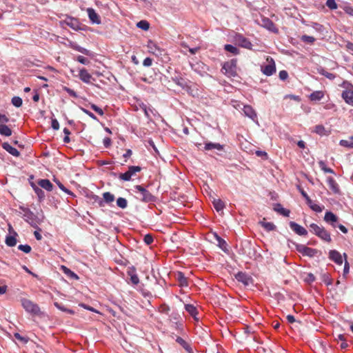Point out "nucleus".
Listing matches in <instances>:
<instances>
[{
	"mask_svg": "<svg viewBox=\"0 0 353 353\" xmlns=\"http://www.w3.org/2000/svg\"><path fill=\"white\" fill-rule=\"evenodd\" d=\"M310 230L311 232L316 235L323 241L327 243H330L332 241L330 232L327 231L324 227L319 226L316 223H312L310 225Z\"/></svg>",
	"mask_w": 353,
	"mask_h": 353,
	"instance_id": "f257e3e1",
	"label": "nucleus"
},
{
	"mask_svg": "<svg viewBox=\"0 0 353 353\" xmlns=\"http://www.w3.org/2000/svg\"><path fill=\"white\" fill-rule=\"evenodd\" d=\"M237 61L236 59H231L223 63L221 71L226 76L236 77L237 75Z\"/></svg>",
	"mask_w": 353,
	"mask_h": 353,
	"instance_id": "f03ea898",
	"label": "nucleus"
},
{
	"mask_svg": "<svg viewBox=\"0 0 353 353\" xmlns=\"http://www.w3.org/2000/svg\"><path fill=\"white\" fill-rule=\"evenodd\" d=\"M134 188L137 190V193L139 194V196L137 198L141 201L144 203H151L155 201V196L143 186L137 185L134 187Z\"/></svg>",
	"mask_w": 353,
	"mask_h": 353,
	"instance_id": "7ed1b4c3",
	"label": "nucleus"
},
{
	"mask_svg": "<svg viewBox=\"0 0 353 353\" xmlns=\"http://www.w3.org/2000/svg\"><path fill=\"white\" fill-rule=\"evenodd\" d=\"M20 301L22 307L27 312L33 315L39 314L40 307L37 303L26 298L21 299Z\"/></svg>",
	"mask_w": 353,
	"mask_h": 353,
	"instance_id": "20e7f679",
	"label": "nucleus"
},
{
	"mask_svg": "<svg viewBox=\"0 0 353 353\" xmlns=\"http://www.w3.org/2000/svg\"><path fill=\"white\" fill-rule=\"evenodd\" d=\"M267 64L261 65V72L266 76H271L276 72V65L274 59L271 57H267Z\"/></svg>",
	"mask_w": 353,
	"mask_h": 353,
	"instance_id": "39448f33",
	"label": "nucleus"
},
{
	"mask_svg": "<svg viewBox=\"0 0 353 353\" xmlns=\"http://www.w3.org/2000/svg\"><path fill=\"white\" fill-rule=\"evenodd\" d=\"M23 219L26 222H28L34 228H37L38 225L40 224L41 221L33 212L29 210L25 211Z\"/></svg>",
	"mask_w": 353,
	"mask_h": 353,
	"instance_id": "423d86ee",
	"label": "nucleus"
},
{
	"mask_svg": "<svg viewBox=\"0 0 353 353\" xmlns=\"http://www.w3.org/2000/svg\"><path fill=\"white\" fill-rule=\"evenodd\" d=\"M296 249L303 256L310 257L314 256L319 252L316 249L311 248L302 244L296 245Z\"/></svg>",
	"mask_w": 353,
	"mask_h": 353,
	"instance_id": "0eeeda50",
	"label": "nucleus"
},
{
	"mask_svg": "<svg viewBox=\"0 0 353 353\" xmlns=\"http://www.w3.org/2000/svg\"><path fill=\"white\" fill-rule=\"evenodd\" d=\"M234 41L239 46H240L242 48H245L250 50L252 49V44L251 43V42L249 41V39H248L241 34H236V35L234 36Z\"/></svg>",
	"mask_w": 353,
	"mask_h": 353,
	"instance_id": "6e6552de",
	"label": "nucleus"
},
{
	"mask_svg": "<svg viewBox=\"0 0 353 353\" xmlns=\"http://www.w3.org/2000/svg\"><path fill=\"white\" fill-rule=\"evenodd\" d=\"M260 24L262 27L274 33H279V29L276 28L273 21L268 17L262 18Z\"/></svg>",
	"mask_w": 353,
	"mask_h": 353,
	"instance_id": "1a4fd4ad",
	"label": "nucleus"
},
{
	"mask_svg": "<svg viewBox=\"0 0 353 353\" xmlns=\"http://www.w3.org/2000/svg\"><path fill=\"white\" fill-rule=\"evenodd\" d=\"M148 52L156 55H162L163 50L154 41H149L147 45Z\"/></svg>",
	"mask_w": 353,
	"mask_h": 353,
	"instance_id": "9d476101",
	"label": "nucleus"
},
{
	"mask_svg": "<svg viewBox=\"0 0 353 353\" xmlns=\"http://www.w3.org/2000/svg\"><path fill=\"white\" fill-rule=\"evenodd\" d=\"M343 254L341 255L337 250H330L329 252V259L339 265L343 263Z\"/></svg>",
	"mask_w": 353,
	"mask_h": 353,
	"instance_id": "9b49d317",
	"label": "nucleus"
},
{
	"mask_svg": "<svg viewBox=\"0 0 353 353\" xmlns=\"http://www.w3.org/2000/svg\"><path fill=\"white\" fill-rule=\"evenodd\" d=\"M236 279L243 283L245 285H248L252 282V279L246 273L239 272L235 275Z\"/></svg>",
	"mask_w": 353,
	"mask_h": 353,
	"instance_id": "f8f14e48",
	"label": "nucleus"
},
{
	"mask_svg": "<svg viewBox=\"0 0 353 353\" xmlns=\"http://www.w3.org/2000/svg\"><path fill=\"white\" fill-rule=\"evenodd\" d=\"M290 227L296 234L300 236H306L307 234V231L305 228L294 221L290 222Z\"/></svg>",
	"mask_w": 353,
	"mask_h": 353,
	"instance_id": "ddd939ff",
	"label": "nucleus"
},
{
	"mask_svg": "<svg viewBox=\"0 0 353 353\" xmlns=\"http://www.w3.org/2000/svg\"><path fill=\"white\" fill-rule=\"evenodd\" d=\"M243 112L246 117L250 118L252 121L257 122V114L251 105H244Z\"/></svg>",
	"mask_w": 353,
	"mask_h": 353,
	"instance_id": "4468645a",
	"label": "nucleus"
},
{
	"mask_svg": "<svg viewBox=\"0 0 353 353\" xmlns=\"http://www.w3.org/2000/svg\"><path fill=\"white\" fill-rule=\"evenodd\" d=\"M79 79L85 83H90L91 79H93L92 75L85 68H81L79 74Z\"/></svg>",
	"mask_w": 353,
	"mask_h": 353,
	"instance_id": "2eb2a0df",
	"label": "nucleus"
},
{
	"mask_svg": "<svg viewBox=\"0 0 353 353\" xmlns=\"http://www.w3.org/2000/svg\"><path fill=\"white\" fill-rule=\"evenodd\" d=\"M61 23L67 25L74 30H78L80 29V24L79 21L77 19L72 17H68L65 20L62 21Z\"/></svg>",
	"mask_w": 353,
	"mask_h": 353,
	"instance_id": "dca6fc26",
	"label": "nucleus"
},
{
	"mask_svg": "<svg viewBox=\"0 0 353 353\" xmlns=\"http://www.w3.org/2000/svg\"><path fill=\"white\" fill-rule=\"evenodd\" d=\"M87 12L89 17L90 20L93 23L96 24H100L101 23V19L99 14L95 12V10L93 8H89L87 9Z\"/></svg>",
	"mask_w": 353,
	"mask_h": 353,
	"instance_id": "f3484780",
	"label": "nucleus"
},
{
	"mask_svg": "<svg viewBox=\"0 0 353 353\" xmlns=\"http://www.w3.org/2000/svg\"><path fill=\"white\" fill-rule=\"evenodd\" d=\"M342 98L344 99L345 103L350 105H353V90H345L343 91L341 94Z\"/></svg>",
	"mask_w": 353,
	"mask_h": 353,
	"instance_id": "a211bd4d",
	"label": "nucleus"
},
{
	"mask_svg": "<svg viewBox=\"0 0 353 353\" xmlns=\"http://www.w3.org/2000/svg\"><path fill=\"white\" fill-rule=\"evenodd\" d=\"M327 183L329 186V188L332 191L334 194H338L340 192V189L338 183L332 177H327Z\"/></svg>",
	"mask_w": 353,
	"mask_h": 353,
	"instance_id": "6ab92c4d",
	"label": "nucleus"
},
{
	"mask_svg": "<svg viewBox=\"0 0 353 353\" xmlns=\"http://www.w3.org/2000/svg\"><path fill=\"white\" fill-rule=\"evenodd\" d=\"M2 148L14 157H19L20 155L19 152L7 142L2 144Z\"/></svg>",
	"mask_w": 353,
	"mask_h": 353,
	"instance_id": "aec40b11",
	"label": "nucleus"
},
{
	"mask_svg": "<svg viewBox=\"0 0 353 353\" xmlns=\"http://www.w3.org/2000/svg\"><path fill=\"white\" fill-rule=\"evenodd\" d=\"M324 221L328 224H330L332 223L333 222H338L339 217L333 212L327 211L325 214Z\"/></svg>",
	"mask_w": 353,
	"mask_h": 353,
	"instance_id": "412c9836",
	"label": "nucleus"
},
{
	"mask_svg": "<svg viewBox=\"0 0 353 353\" xmlns=\"http://www.w3.org/2000/svg\"><path fill=\"white\" fill-rule=\"evenodd\" d=\"M176 278L179 281L180 286L187 287L188 285V279L183 272H178L176 274Z\"/></svg>",
	"mask_w": 353,
	"mask_h": 353,
	"instance_id": "4be33fe9",
	"label": "nucleus"
},
{
	"mask_svg": "<svg viewBox=\"0 0 353 353\" xmlns=\"http://www.w3.org/2000/svg\"><path fill=\"white\" fill-rule=\"evenodd\" d=\"M38 184L48 191L52 190L53 185L48 179H41L38 181Z\"/></svg>",
	"mask_w": 353,
	"mask_h": 353,
	"instance_id": "5701e85b",
	"label": "nucleus"
},
{
	"mask_svg": "<svg viewBox=\"0 0 353 353\" xmlns=\"http://www.w3.org/2000/svg\"><path fill=\"white\" fill-rule=\"evenodd\" d=\"M185 310L192 316L195 320H198L196 315L198 314V310L196 307L192 304H186L185 305Z\"/></svg>",
	"mask_w": 353,
	"mask_h": 353,
	"instance_id": "b1692460",
	"label": "nucleus"
},
{
	"mask_svg": "<svg viewBox=\"0 0 353 353\" xmlns=\"http://www.w3.org/2000/svg\"><path fill=\"white\" fill-rule=\"evenodd\" d=\"M176 341L180 344L188 353H193L192 349L190 347V344L187 343L184 339L181 337L178 336L176 339Z\"/></svg>",
	"mask_w": 353,
	"mask_h": 353,
	"instance_id": "393cba45",
	"label": "nucleus"
},
{
	"mask_svg": "<svg viewBox=\"0 0 353 353\" xmlns=\"http://www.w3.org/2000/svg\"><path fill=\"white\" fill-rule=\"evenodd\" d=\"M204 148L206 150L216 149L219 151H223L224 149V147L223 145H221L220 143H207L205 144Z\"/></svg>",
	"mask_w": 353,
	"mask_h": 353,
	"instance_id": "a878e982",
	"label": "nucleus"
},
{
	"mask_svg": "<svg viewBox=\"0 0 353 353\" xmlns=\"http://www.w3.org/2000/svg\"><path fill=\"white\" fill-rule=\"evenodd\" d=\"M0 134L5 137L12 135V130L6 125H0Z\"/></svg>",
	"mask_w": 353,
	"mask_h": 353,
	"instance_id": "bb28decb",
	"label": "nucleus"
},
{
	"mask_svg": "<svg viewBox=\"0 0 353 353\" xmlns=\"http://www.w3.org/2000/svg\"><path fill=\"white\" fill-rule=\"evenodd\" d=\"M324 97V93L322 91H314L310 95L311 101H319Z\"/></svg>",
	"mask_w": 353,
	"mask_h": 353,
	"instance_id": "cd10ccee",
	"label": "nucleus"
},
{
	"mask_svg": "<svg viewBox=\"0 0 353 353\" xmlns=\"http://www.w3.org/2000/svg\"><path fill=\"white\" fill-rule=\"evenodd\" d=\"M274 210L283 215L284 216H289L290 213L289 210L283 208L281 204H277L274 208Z\"/></svg>",
	"mask_w": 353,
	"mask_h": 353,
	"instance_id": "c85d7f7f",
	"label": "nucleus"
},
{
	"mask_svg": "<svg viewBox=\"0 0 353 353\" xmlns=\"http://www.w3.org/2000/svg\"><path fill=\"white\" fill-rule=\"evenodd\" d=\"M339 145L348 148H353V136L350 137L348 140H341Z\"/></svg>",
	"mask_w": 353,
	"mask_h": 353,
	"instance_id": "c756f323",
	"label": "nucleus"
},
{
	"mask_svg": "<svg viewBox=\"0 0 353 353\" xmlns=\"http://www.w3.org/2000/svg\"><path fill=\"white\" fill-rule=\"evenodd\" d=\"M314 132L321 136L328 134L327 131L325 130V127L323 125H316L314 127Z\"/></svg>",
	"mask_w": 353,
	"mask_h": 353,
	"instance_id": "7c9ffc66",
	"label": "nucleus"
},
{
	"mask_svg": "<svg viewBox=\"0 0 353 353\" xmlns=\"http://www.w3.org/2000/svg\"><path fill=\"white\" fill-rule=\"evenodd\" d=\"M259 223L268 232L274 230L276 228L274 224L271 222L261 221Z\"/></svg>",
	"mask_w": 353,
	"mask_h": 353,
	"instance_id": "2f4dec72",
	"label": "nucleus"
},
{
	"mask_svg": "<svg viewBox=\"0 0 353 353\" xmlns=\"http://www.w3.org/2000/svg\"><path fill=\"white\" fill-rule=\"evenodd\" d=\"M224 49L227 52H229L234 55H237L240 52L239 50L236 47L233 46L232 45H230V44L225 45Z\"/></svg>",
	"mask_w": 353,
	"mask_h": 353,
	"instance_id": "473e14b6",
	"label": "nucleus"
},
{
	"mask_svg": "<svg viewBox=\"0 0 353 353\" xmlns=\"http://www.w3.org/2000/svg\"><path fill=\"white\" fill-rule=\"evenodd\" d=\"M213 205L217 212L221 211L225 207L223 201L221 199H214Z\"/></svg>",
	"mask_w": 353,
	"mask_h": 353,
	"instance_id": "72a5a7b5",
	"label": "nucleus"
},
{
	"mask_svg": "<svg viewBox=\"0 0 353 353\" xmlns=\"http://www.w3.org/2000/svg\"><path fill=\"white\" fill-rule=\"evenodd\" d=\"M61 269H62L63 272L66 275H68L69 277H70L72 279H79L78 276L74 272H72L69 268H68L67 267L62 265Z\"/></svg>",
	"mask_w": 353,
	"mask_h": 353,
	"instance_id": "f704fd0d",
	"label": "nucleus"
},
{
	"mask_svg": "<svg viewBox=\"0 0 353 353\" xmlns=\"http://www.w3.org/2000/svg\"><path fill=\"white\" fill-rule=\"evenodd\" d=\"M71 48L81 53H83L85 55H90V51L84 48H82L77 44H72Z\"/></svg>",
	"mask_w": 353,
	"mask_h": 353,
	"instance_id": "c9c22d12",
	"label": "nucleus"
},
{
	"mask_svg": "<svg viewBox=\"0 0 353 353\" xmlns=\"http://www.w3.org/2000/svg\"><path fill=\"white\" fill-rule=\"evenodd\" d=\"M103 198L105 203H110L114 201V196L109 192H104L103 194Z\"/></svg>",
	"mask_w": 353,
	"mask_h": 353,
	"instance_id": "e433bc0d",
	"label": "nucleus"
},
{
	"mask_svg": "<svg viewBox=\"0 0 353 353\" xmlns=\"http://www.w3.org/2000/svg\"><path fill=\"white\" fill-rule=\"evenodd\" d=\"M6 243L8 246L13 247L17 244V239L13 236H8L6 239Z\"/></svg>",
	"mask_w": 353,
	"mask_h": 353,
	"instance_id": "4c0bfd02",
	"label": "nucleus"
},
{
	"mask_svg": "<svg viewBox=\"0 0 353 353\" xmlns=\"http://www.w3.org/2000/svg\"><path fill=\"white\" fill-rule=\"evenodd\" d=\"M117 205L122 208V209H124L127 207L128 205V201L125 199L123 198V197H119L117 199Z\"/></svg>",
	"mask_w": 353,
	"mask_h": 353,
	"instance_id": "58836bf2",
	"label": "nucleus"
},
{
	"mask_svg": "<svg viewBox=\"0 0 353 353\" xmlns=\"http://www.w3.org/2000/svg\"><path fill=\"white\" fill-rule=\"evenodd\" d=\"M11 102L12 105L17 108H19L22 105L23 101L19 97H12Z\"/></svg>",
	"mask_w": 353,
	"mask_h": 353,
	"instance_id": "ea45409f",
	"label": "nucleus"
},
{
	"mask_svg": "<svg viewBox=\"0 0 353 353\" xmlns=\"http://www.w3.org/2000/svg\"><path fill=\"white\" fill-rule=\"evenodd\" d=\"M137 27L143 30H148L150 28V24L147 21L142 20L137 23Z\"/></svg>",
	"mask_w": 353,
	"mask_h": 353,
	"instance_id": "a19ab883",
	"label": "nucleus"
},
{
	"mask_svg": "<svg viewBox=\"0 0 353 353\" xmlns=\"http://www.w3.org/2000/svg\"><path fill=\"white\" fill-rule=\"evenodd\" d=\"M32 186L35 193L39 197V199H43L45 197L44 192L41 188L34 185V184H32Z\"/></svg>",
	"mask_w": 353,
	"mask_h": 353,
	"instance_id": "79ce46f5",
	"label": "nucleus"
},
{
	"mask_svg": "<svg viewBox=\"0 0 353 353\" xmlns=\"http://www.w3.org/2000/svg\"><path fill=\"white\" fill-rule=\"evenodd\" d=\"M172 80L176 84L182 88H184L186 85L184 79L181 77H176L174 78H172Z\"/></svg>",
	"mask_w": 353,
	"mask_h": 353,
	"instance_id": "37998d69",
	"label": "nucleus"
},
{
	"mask_svg": "<svg viewBox=\"0 0 353 353\" xmlns=\"http://www.w3.org/2000/svg\"><path fill=\"white\" fill-rule=\"evenodd\" d=\"M301 40L305 43H313L315 41V38L312 36L303 35Z\"/></svg>",
	"mask_w": 353,
	"mask_h": 353,
	"instance_id": "c03bdc74",
	"label": "nucleus"
},
{
	"mask_svg": "<svg viewBox=\"0 0 353 353\" xmlns=\"http://www.w3.org/2000/svg\"><path fill=\"white\" fill-rule=\"evenodd\" d=\"M141 170V168L140 166H130L128 168V173L132 176L136 172H140Z\"/></svg>",
	"mask_w": 353,
	"mask_h": 353,
	"instance_id": "a18cd8bd",
	"label": "nucleus"
},
{
	"mask_svg": "<svg viewBox=\"0 0 353 353\" xmlns=\"http://www.w3.org/2000/svg\"><path fill=\"white\" fill-rule=\"evenodd\" d=\"M319 164L321 170H323L325 172L334 173V170L330 168H327L323 161H319Z\"/></svg>",
	"mask_w": 353,
	"mask_h": 353,
	"instance_id": "49530a36",
	"label": "nucleus"
},
{
	"mask_svg": "<svg viewBox=\"0 0 353 353\" xmlns=\"http://www.w3.org/2000/svg\"><path fill=\"white\" fill-rule=\"evenodd\" d=\"M326 6L330 9V10H336L338 8V5L336 3L335 0H327L326 1Z\"/></svg>",
	"mask_w": 353,
	"mask_h": 353,
	"instance_id": "de8ad7c7",
	"label": "nucleus"
},
{
	"mask_svg": "<svg viewBox=\"0 0 353 353\" xmlns=\"http://www.w3.org/2000/svg\"><path fill=\"white\" fill-rule=\"evenodd\" d=\"M54 181L56 182V183L58 185L59 188L61 190H63V192H65V193H67L68 194L73 195V193L70 190L67 189L59 181L54 180Z\"/></svg>",
	"mask_w": 353,
	"mask_h": 353,
	"instance_id": "09e8293b",
	"label": "nucleus"
},
{
	"mask_svg": "<svg viewBox=\"0 0 353 353\" xmlns=\"http://www.w3.org/2000/svg\"><path fill=\"white\" fill-rule=\"evenodd\" d=\"M343 257L345 258V264H344V268H343V274L345 275L349 273L350 271V265L349 263L347 261V254L345 253H343Z\"/></svg>",
	"mask_w": 353,
	"mask_h": 353,
	"instance_id": "8fccbe9b",
	"label": "nucleus"
},
{
	"mask_svg": "<svg viewBox=\"0 0 353 353\" xmlns=\"http://www.w3.org/2000/svg\"><path fill=\"white\" fill-rule=\"evenodd\" d=\"M319 72H320V74H321L322 75L325 76V77H327V79H329L330 80H332L335 78V75L334 74L328 72L324 70L323 69L321 70V71Z\"/></svg>",
	"mask_w": 353,
	"mask_h": 353,
	"instance_id": "3c124183",
	"label": "nucleus"
},
{
	"mask_svg": "<svg viewBox=\"0 0 353 353\" xmlns=\"http://www.w3.org/2000/svg\"><path fill=\"white\" fill-rule=\"evenodd\" d=\"M54 305H55V307H57L59 310H60L61 311L67 312H68L70 314H74V313L73 310L65 308L63 305H61V304H59L57 302H55L54 303Z\"/></svg>",
	"mask_w": 353,
	"mask_h": 353,
	"instance_id": "603ef678",
	"label": "nucleus"
},
{
	"mask_svg": "<svg viewBox=\"0 0 353 353\" xmlns=\"http://www.w3.org/2000/svg\"><path fill=\"white\" fill-rule=\"evenodd\" d=\"M18 249L25 253H29L31 251V247L29 245H19Z\"/></svg>",
	"mask_w": 353,
	"mask_h": 353,
	"instance_id": "864d4df0",
	"label": "nucleus"
},
{
	"mask_svg": "<svg viewBox=\"0 0 353 353\" xmlns=\"http://www.w3.org/2000/svg\"><path fill=\"white\" fill-rule=\"evenodd\" d=\"M132 178V176L128 173V172H125V173H121L119 175V179L125 181H130Z\"/></svg>",
	"mask_w": 353,
	"mask_h": 353,
	"instance_id": "5fc2aeb1",
	"label": "nucleus"
},
{
	"mask_svg": "<svg viewBox=\"0 0 353 353\" xmlns=\"http://www.w3.org/2000/svg\"><path fill=\"white\" fill-rule=\"evenodd\" d=\"M90 108L94 111L96 112L97 114H99V115L101 116H103L104 112H103V110L98 107L97 105H96L95 104H91L90 105Z\"/></svg>",
	"mask_w": 353,
	"mask_h": 353,
	"instance_id": "6e6d98bb",
	"label": "nucleus"
},
{
	"mask_svg": "<svg viewBox=\"0 0 353 353\" xmlns=\"http://www.w3.org/2000/svg\"><path fill=\"white\" fill-rule=\"evenodd\" d=\"M143 241L147 245H150L152 243L154 239L151 234H148L144 236Z\"/></svg>",
	"mask_w": 353,
	"mask_h": 353,
	"instance_id": "4d7b16f0",
	"label": "nucleus"
},
{
	"mask_svg": "<svg viewBox=\"0 0 353 353\" xmlns=\"http://www.w3.org/2000/svg\"><path fill=\"white\" fill-rule=\"evenodd\" d=\"M77 60L79 63L84 64V65H88L90 63L89 60L87 58H85L83 56H81V55H79L77 57Z\"/></svg>",
	"mask_w": 353,
	"mask_h": 353,
	"instance_id": "13d9d810",
	"label": "nucleus"
},
{
	"mask_svg": "<svg viewBox=\"0 0 353 353\" xmlns=\"http://www.w3.org/2000/svg\"><path fill=\"white\" fill-rule=\"evenodd\" d=\"M9 118L6 114L0 113V125L9 122Z\"/></svg>",
	"mask_w": 353,
	"mask_h": 353,
	"instance_id": "bf43d9fd",
	"label": "nucleus"
},
{
	"mask_svg": "<svg viewBox=\"0 0 353 353\" xmlns=\"http://www.w3.org/2000/svg\"><path fill=\"white\" fill-rule=\"evenodd\" d=\"M63 90L65 91H66L69 94L70 96L74 97V98L77 97V94L74 90H73L68 87H64Z\"/></svg>",
	"mask_w": 353,
	"mask_h": 353,
	"instance_id": "052dcab7",
	"label": "nucleus"
},
{
	"mask_svg": "<svg viewBox=\"0 0 353 353\" xmlns=\"http://www.w3.org/2000/svg\"><path fill=\"white\" fill-rule=\"evenodd\" d=\"M130 281L134 285H137L139 283V279L136 274H130Z\"/></svg>",
	"mask_w": 353,
	"mask_h": 353,
	"instance_id": "680f3d73",
	"label": "nucleus"
},
{
	"mask_svg": "<svg viewBox=\"0 0 353 353\" xmlns=\"http://www.w3.org/2000/svg\"><path fill=\"white\" fill-rule=\"evenodd\" d=\"M288 73L286 70H281L279 72V78L283 80V81H285L288 79Z\"/></svg>",
	"mask_w": 353,
	"mask_h": 353,
	"instance_id": "e2e57ef3",
	"label": "nucleus"
},
{
	"mask_svg": "<svg viewBox=\"0 0 353 353\" xmlns=\"http://www.w3.org/2000/svg\"><path fill=\"white\" fill-rule=\"evenodd\" d=\"M343 10L347 13V14L353 17V7L352 6H345L343 8Z\"/></svg>",
	"mask_w": 353,
	"mask_h": 353,
	"instance_id": "0e129e2a",
	"label": "nucleus"
},
{
	"mask_svg": "<svg viewBox=\"0 0 353 353\" xmlns=\"http://www.w3.org/2000/svg\"><path fill=\"white\" fill-rule=\"evenodd\" d=\"M152 64V59L150 57H147L143 60V65L146 67H149Z\"/></svg>",
	"mask_w": 353,
	"mask_h": 353,
	"instance_id": "69168bd1",
	"label": "nucleus"
},
{
	"mask_svg": "<svg viewBox=\"0 0 353 353\" xmlns=\"http://www.w3.org/2000/svg\"><path fill=\"white\" fill-rule=\"evenodd\" d=\"M310 208L316 212H321L323 210V208L321 206L315 203L311 205Z\"/></svg>",
	"mask_w": 353,
	"mask_h": 353,
	"instance_id": "338daca9",
	"label": "nucleus"
},
{
	"mask_svg": "<svg viewBox=\"0 0 353 353\" xmlns=\"http://www.w3.org/2000/svg\"><path fill=\"white\" fill-rule=\"evenodd\" d=\"M52 128L55 130H57L59 128V123L56 119H52Z\"/></svg>",
	"mask_w": 353,
	"mask_h": 353,
	"instance_id": "774afa93",
	"label": "nucleus"
}]
</instances>
